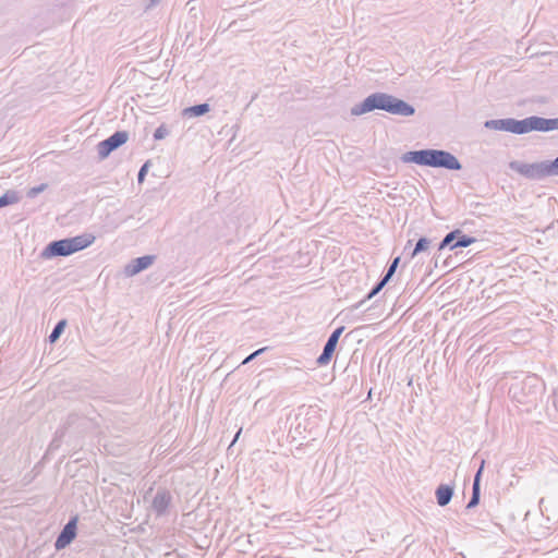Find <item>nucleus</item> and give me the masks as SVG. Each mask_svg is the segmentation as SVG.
I'll return each mask as SVG.
<instances>
[{"label":"nucleus","instance_id":"21","mask_svg":"<svg viewBox=\"0 0 558 558\" xmlns=\"http://www.w3.org/2000/svg\"><path fill=\"white\" fill-rule=\"evenodd\" d=\"M169 135V130L165 124L159 125L154 132V140L161 141Z\"/></svg>","mask_w":558,"mask_h":558},{"label":"nucleus","instance_id":"18","mask_svg":"<svg viewBox=\"0 0 558 558\" xmlns=\"http://www.w3.org/2000/svg\"><path fill=\"white\" fill-rule=\"evenodd\" d=\"M65 325H66V322L64 319L60 320L56 324L51 333L48 337L50 343L56 342L60 338L61 333L63 332V330L65 328Z\"/></svg>","mask_w":558,"mask_h":558},{"label":"nucleus","instance_id":"23","mask_svg":"<svg viewBox=\"0 0 558 558\" xmlns=\"http://www.w3.org/2000/svg\"><path fill=\"white\" fill-rule=\"evenodd\" d=\"M484 465H485V461L482 460L481 465H480L477 472L474 475L473 487H476V485L478 487H481V477H482V473H483V470H484Z\"/></svg>","mask_w":558,"mask_h":558},{"label":"nucleus","instance_id":"1","mask_svg":"<svg viewBox=\"0 0 558 558\" xmlns=\"http://www.w3.org/2000/svg\"><path fill=\"white\" fill-rule=\"evenodd\" d=\"M374 110H383L401 117H411L415 113V108L407 101L387 93H374L362 102L351 107V114L362 116Z\"/></svg>","mask_w":558,"mask_h":558},{"label":"nucleus","instance_id":"26","mask_svg":"<svg viewBox=\"0 0 558 558\" xmlns=\"http://www.w3.org/2000/svg\"><path fill=\"white\" fill-rule=\"evenodd\" d=\"M160 0H150L149 7H154L159 3Z\"/></svg>","mask_w":558,"mask_h":558},{"label":"nucleus","instance_id":"4","mask_svg":"<svg viewBox=\"0 0 558 558\" xmlns=\"http://www.w3.org/2000/svg\"><path fill=\"white\" fill-rule=\"evenodd\" d=\"M509 168L525 179L541 181L548 177L558 175V156L551 161L545 160L533 163L512 160L509 162Z\"/></svg>","mask_w":558,"mask_h":558},{"label":"nucleus","instance_id":"2","mask_svg":"<svg viewBox=\"0 0 558 558\" xmlns=\"http://www.w3.org/2000/svg\"><path fill=\"white\" fill-rule=\"evenodd\" d=\"M401 160L405 163L413 162L420 166L432 168H444L447 170H461L462 165L451 153L442 149H420L411 150L402 155Z\"/></svg>","mask_w":558,"mask_h":558},{"label":"nucleus","instance_id":"19","mask_svg":"<svg viewBox=\"0 0 558 558\" xmlns=\"http://www.w3.org/2000/svg\"><path fill=\"white\" fill-rule=\"evenodd\" d=\"M480 498H481V487H478L477 485H476V487L472 486V496L466 505V508L471 509V508L476 507L480 502Z\"/></svg>","mask_w":558,"mask_h":558},{"label":"nucleus","instance_id":"5","mask_svg":"<svg viewBox=\"0 0 558 558\" xmlns=\"http://www.w3.org/2000/svg\"><path fill=\"white\" fill-rule=\"evenodd\" d=\"M484 126L489 130L505 131L521 135L534 131V116L523 120L513 118L487 120Z\"/></svg>","mask_w":558,"mask_h":558},{"label":"nucleus","instance_id":"24","mask_svg":"<svg viewBox=\"0 0 558 558\" xmlns=\"http://www.w3.org/2000/svg\"><path fill=\"white\" fill-rule=\"evenodd\" d=\"M266 350H267V348L265 347V348H262V349H258V350L254 351L253 353H251L248 356H246L244 359L242 364H247V363L252 362L254 359H256L258 355H260Z\"/></svg>","mask_w":558,"mask_h":558},{"label":"nucleus","instance_id":"3","mask_svg":"<svg viewBox=\"0 0 558 558\" xmlns=\"http://www.w3.org/2000/svg\"><path fill=\"white\" fill-rule=\"evenodd\" d=\"M95 239V235L84 233L73 238L52 241L41 251L40 257L43 259H50L58 256L72 255L92 245Z\"/></svg>","mask_w":558,"mask_h":558},{"label":"nucleus","instance_id":"16","mask_svg":"<svg viewBox=\"0 0 558 558\" xmlns=\"http://www.w3.org/2000/svg\"><path fill=\"white\" fill-rule=\"evenodd\" d=\"M461 234V230L456 229L449 233L446 234V236L442 239V241L439 244V250H442L447 246L451 248V245L457 241L458 235Z\"/></svg>","mask_w":558,"mask_h":558},{"label":"nucleus","instance_id":"8","mask_svg":"<svg viewBox=\"0 0 558 558\" xmlns=\"http://www.w3.org/2000/svg\"><path fill=\"white\" fill-rule=\"evenodd\" d=\"M343 330H344V326H340V327L336 328L332 331V333L329 336L327 342L325 343L322 354L316 360V363L318 365H326L330 362V360L335 353V350L337 348L339 338H340L341 333L343 332Z\"/></svg>","mask_w":558,"mask_h":558},{"label":"nucleus","instance_id":"17","mask_svg":"<svg viewBox=\"0 0 558 558\" xmlns=\"http://www.w3.org/2000/svg\"><path fill=\"white\" fill-rule=\"evenodd\" d=\"M476 241L475 238L465 235L461 232L460 235H458L457 241L451 245V250H454L457 247H466L473 244Z\"/></svg>","mask_w":558,"mask_h":558},{"label":"nucleus","instance_id":"9","mask_svg":"<svg viewBox=\"0 0 558 558\" xmlns=\"http://www.w3.org/2000/svg\"><path fill=\"white\" fill-rule=\"evenodd\" d=\"M399 263H400L399 256L393 258L392 262L390 263V265L388 266L384 277L372 288V290L365 295L364 299H361L354 305V307L361 306L366 300H369L373 296H375L390 281V279L392 278V276L395 275V272L399 266Z\"/></svg>","mask_w":558,"mask_h":558},{"label":"nucleus","instance_id":"14","mask_svg":"<svg viewBox=\"0 0 558 558\" xmlns=\"http://www.w3.org/2000/svg\"><path fill=\"white\" fill-rule=\"evenodd\" d=\"M210 107L208 104H198L183 109L182 114L187 118L201 117L209 112Z\"/></svg>","mask_w":558,"mask_h":558},{"label":"nucleus","instance_id":"27","mask_svg":"<svg viewBox=\"0 0 558 558\" xmlns=\"http://www.w3.org/2000/svg\"><path fill=\"white\" fill-rule=\"evenodd\" d=\"M160 0H150L149 7H154L159 3Z\"/></svg>","mask_w":558,"mask_h":558},{"label":"nucleus","instance_id":"22","mask_svg":"<svg viewBox=\"0 0 558 558\" xmlns=\"http://www.w3.org/2000/svg\"><path fill=\"white\" fill-rule=\"evenodd\" d=\"M47 189V184L43 183L38 186H34L32 189L28 190L27 192V196L29 198H34L36 197L39 193L44 192L45 190Z\"/></svg>","mask_w":558,"mask_h":558},{"label":"nucleus","instance_id":"12","mask_svg":"<svg viewBox=\"0 0 558 558\" xmlns=\"http://www.w3.org/2000/svg\"><path fill=\"white\" fill-rule=\"evenodd\" d=\"M436 500L440 507L447 506L453 496V486L440 484L436 488Z\"/></svg>","mask_w":558,"mask_h":558},{"label":"nucleus","instance_id":"25","mask_svg":"<svg viewBox=\"0 0 558 558\" xmlns=\"http://www.w3.org/2000/svg\"><path fill=\"white\" fill-rule=\"evenodd\" d=\"M148 167H149L148 162H145L141 167V169H140L138 173H137V181H138V183H142L145 180L146 173L148 171Z\"/></svg>","mask_w":558,"mask_h":558},{"label":"nucleus","instance_id":"10","mask_svg":"<svg viewBox=\"0 0 558 558\" xmlns=\"http://www.w3.org/2000/svg\"><path fill=\"white\" fill-rule=\"evenodd\" d=\"M171 502V493L167 488H158L151 500L150 508L157 517H162L168 513Z\"/></svg>","mask_w":558,"mask_h":558},{"label":"nucleus","instance_id":"28","mask_svg":"<svg viewBox=\"0 0 558 558\" xmlns=\"http://www.w3.org/2000/svg\"><path fill=\"white\" fill-rule=\"evenodd\" d=\"M240 434H241V429L236 432V434H235V436H234V439H233L232 444H233V442H235V441L238 440V438H239Z\"/></svg>","mask_w":558,"mask_h":558},{"label":"nucleus","instance_id":"7","mask_svg":"<svg viewBox=\"0 0 558 558\" xmlns=\"http://www.w3.org/2000/svg\"><path fill=\"white\" fill-rule=\"evenodd\" d=\"M77 517L71 518L68 523L63 526L61 532L59 533L54 547L57 550H61L69 546L73 539L76 537V531H77Z\"/></svg>","mask_w":558,"mask_h":558},{"label":"nucleus","instance_id":"20","mask_svg":"<svg viewBox=\"0 0 558 558\" xmlns=\"http://www.w3.org/2000/svg\"><path fill=\"white\" fill-rule=\"evenodd\" d=\"M429 243L430 241L427 238H421L415 244V247L412 252V256H415L418 253L426 251L429 246Z\"/></svg>","mask_w":558,"mask_h":558},{"label":"nucleus","instance_id":"13","mask_svg":"<svg viewBox=\"0 0 558 558\" xmlns=\"http://www.w3.org/2000/svg\"><path fill=\"white\" fill-rule=\"evenodd\" d=\"M558 130V118L546 119L534 116V131L548 132Z\"/></svg>","mask_w":558,"mask_h":558},{"label":"nucleus","instance_id":"6","mask_svg":"<svg viewBox=\"0 0 558 558\" xmlns=\"http://www.w3.org/2000/svg\"><path fill=\"white\" fill-rule=\"evenodd\" d=\"M129 140L126 131H117L108 138L101 141L97 145V153L100 159L107 158L113 150L121 147Z\"/></svg>","mask_w":558,"mask_h":558},{"label":"nucleus","instance_id":"11","mask_svg":"<svg viewBox=\"0 0 558 558\" xmlns=\"http://www.w3.org/2000/svg\"><path fill=\"white\" fill-rule=\"evenodd\" d=\"M155 256L145 255L132 259L124 268V274L128 277H133L141 271L147 269L154 263Z\"/></svg>","mask_w":558,"mask_h":558},{"label":"nucleus","instance_id":"15","mask_svg":"<svg viewBox=\"0 0 558 558\" xmlns=\"http://www.w3.org/2000/svg\"><path fill=\"white\" fill-rule=\"evenodd\" d=\"M20 199L21 197L16 191L9 190L0 197V208L16 204Z\"/></svg>","mask_w":558,"mask_h":558}]
</instances>
